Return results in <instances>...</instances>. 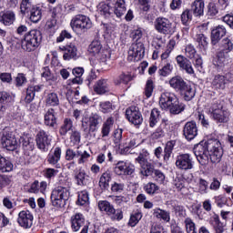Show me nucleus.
Returning <instances> with one entry per match:
<instances>
[{"label":"nucleus","mask_w":233,"mask_h":233,"mask_svg":"<svg viewBox=\"0 0 233 233\" xmlns=\"http://www.w3.org/2000/svg\"><path fill=\"white\" fill-rule=\"evenodd\" d=\"M169 86L175 92H179L184 101H192L193 97H196V89L181 76H175L169 79Z\"/></svg>","instance_id":"f257e3e1"},{"label":"nucleus","mask_w":233,"mask_h":233,"mask_svg":"<svg viewBox=\"0 0 233 233\" xmlns=\"http://www.w3.org/2000/svg\"><path fill=\"white\" fill-rule=\"evenodd\" d=\"M98 14L108 19V17H122L127 13V5L125 4V0H116L114 7L110 5V4L101 2L97 6Z\"/></svg>","instance_id":"f03ea898"},{"label":"nucleus","mask_w":233,"mask_h":233,"mask_svg":"<svg viewBox=\"0 0 233 233\" xmlns=\"http://www.w3.org/2000/svg\"><path fill=\"white\" fill-rule=\"evenodd\" d=\"M41 41H43L41 31L33 29L27 32L21 40L22 50H25V52H34L39 48Z\"/></svg>","instance_id":"7ed1b4c3"},{"label":"nucleus","mask_w":233,"mask_h":233,"mask_svg":"<svg viewBox=\"0 0 233 233\" xmlns=\"http://www.w3.org/2000/svg\"><path fill=\"white\" fill-rule=\"evenodd\" d=\"M209 116L218 124L228 123L230 120V110L223 106L221 103L215 102L208 109Z\"/></svg>","instance_id":"20e7f679"},{"label":"nucleus","mask_w":233,"mask_h":233,"mask_svg":"<svg viewBox=\"0 0 233 233\" xmlns=\"http://www.w3.org/2000/svg\"><path fill=\"white\" fill-rule=\"evenodd\" d=\"M213 141L214 140H210L208 142L202 141L195 145L193 148L194 155L196 156L199 165H202V167H207V165H208V155L210 148H212V147L216 145V142Z\"/></svg>","instance_id":"39448f33"},{"label":"nucleus","mask_w":233,"mask_h":233,"mask_svg":"<svg viewBox=\"0 0 233 233\" xmlns=\"http://www.w3.org/2000/svg\"><path fill=\"white\" fill-rule=\"evenodd\" d=\"M70 26L73 32H81L82 34H85V32H88V30L92 28V20L85 15H76L71 19Z\"/></svg>","instance_id":"423d86ee"},{"label":"nucleus","mask_w":233,"mask_h":233,"mask_svg":"<svg viewBox=\"0 0 233 233\" xmlns=\"http://www.w3.org/2000/svg\"><path fill=\"white\" fill-rule=\"evenodd\" d=\"M88 52L105 65H107L108 61H110V51H108V49H103V46L98 40H94L89 45Z\"/></svg>","instance_id":"0eeeda50"},{"label":"nucleus","mask_w":233,"mask_h":233,"mask_svg":"<svg viewBox=\"0 0 233 233\" xmlns=\"http://www.w3.org/2000/svg\"><path fill=\"white\" fill-rule=\"evenodd\" d=\"M154 27L158 34H164V35H168L174 32V25L172 22L167 17L158 16L155 19Z\"/></svg>","instance_id":"6e6552de"},{"label":"nucleus","mask_w":233,"mask_h":233,"mask_svg":"<svg viewBox=\"0 0 233 233\" xmlns=\"http://www.w3.org/2000/svg\"><path fill=\"white\" fill-rule=\"evenodd\" d=\"M175 165L177 170H184L185 172L187 170H192L194 168L192 155L185 153L177 156Z\"/></svg>","instance_id":"1a4fd4ad"},{"label":"nucleus","mask_w":233,"mask_h":233,"mask_svg":"<svg viewBox=\"0 0 233 233\" xmlns=\"http://www.w3.org/2000/svg\"><path fill=\"white\" fill-rule=\"evenodd\" d=\"M36 147L41 152H48L52 146V137L45 130H40L35 136Z\"/></svg>","instance_id":"9d476101"},{"label":"nucleus","mask_w":233,"mask_h":233,"mask_svg":"<svg viewBox=\"0 0 233 233\" xmlns=\"http://www.w3.org/2000/svg\"><path fill=\"white\" fill-rule=\"evenodd\" d=\"M142 57H145V45L143 42L133 43L128 50L129 61H141Z\"/></svg>","instance_id":"9b49d317"},{"label":"nucleus","mask_w":233,"mask_h":233,"mask_svg":"<svg viewBox=\"0 0 233 233\" xmlns=\"http://www.w3.org/2000/svg\"><path fill=\"white\" fill-rule=\"evenodd\" d=\"M75 157H78L77 163L78 165H85L88 159H90V154L87 151H81L74 149H66V161H74Z\"/></svg>","instance_id":"f8f14e48"},{"label":"nucleus","mask_w":233,"mask_h":233,"mask_svg":"<svg viewBox=\"0 0 233 233\" xmlns=\"http://www.w3.org/2000/svg\"><path fill=\"white\" fill-rule=\"evenodd\" d=\"M71 223V230L73 232H79L81 228H85V227H88L86 224V219L85 218V215L83 213H76L70 218Z\"/></svg>","instance_id":"ddd939ff"},{"label":"nucleus","mask_w":233,"mask_h":233,"mask_svg":"<svg viewBox=\"0 0 233 233\" xmlns=\"http://www.w3.org/2000/svg\"><path fill=\"white\" fill-rule=\"evenodd\" d=\"M127 118L133 125H141L143 123V116L139 112V107L131 106L126 110Z\"/></svg>","instance_id":"4468645a"},{"label":"nucleus","mask_w":233,"mask_h":233,"mask_svg":"<svg viewBox=\"0 0 233 233\" xmlns=\"http://www.w3.org/2000/svg\"><path fill=\"white\" fill-rule=\"evenodd\" d=\"M177 95L174 92L165 91L160 95L159 106L162 110H167L177 99Z\"/></svg>","instance_id":"2eb2a0df"},{"label":"nucleus","mask_w":233,"mask_h":233,"mask_svg":"<svg viewBox=\"0 0 233 233\" xmlns=\"http://www.w3.org/2000/svg\"><path fill=\"white\" fill-rule=\"evenodd\" d=\"M2 146L6 150H15L17 148V139L12 131H5L2 137Z\"/></svg>","instance_id":"dca6fc26"},{"label":"nucleus","mask_w":233,"mask_h":233,"mask_svg":"<svg viewBox=\"0 0 233 233\" xmlns=\"http://www.w3.org/2000/svg\"><path fill=\"white\" fill-rule=\"evenodd\" d=\"M17 223L23 228H32L34 215L29 210H22L18 214Z\"/></svg>","instance_id":"f3484780"},{"label":"nucleus","mask_w":233,"mask_h":233,"mask_svg":"<svg viewBox=\"0 0 233 233\" xmlns=\"http://www.w3.org/2000/svg\"><path fill=\"white\" fill-rule=\"evenodd\" d=\"M183 136L187 141H192L198 137V124L194 121L187 122L183 127Z\"/></svg>","instance_id":"a211bd4d"},{"label":"nucleus","mask_w":233,"mask_h":233,"mask_svg":"<svg viewBox=\"0 0 233 233\" xmlns=\"http://www.w3.org/2000/svg\"><path fill=\"white\" fill-rule=\"evenodd\" d=\"M68 198L67 195L55 188L51 193V203L53 207L61 208V207H65V203L68 201Z\"/></svg>","instance_id":"6ab92c4d"},{"label":"nucleus","mask_w":233,"mask_h":233,"mask_svg":"<svg viewBox=\"0 0 233 233\" xmlns=\"http://www.w3.org/2000/svg\"><path fill=\"white\" fill-rule=\"evenodd\" d=\"M214 147L209 148V159L211 163H219L221 157H223V148H221V143L218 140H213Z\"/></svg>","instance_id":"aec40b11"},{"label":"nucleus","mask_w":233,"mask_h":233,"mask_svg":"<svg viewBox=\"0 0 233 233\" xmlns=\"http://www.w3.org/2000/svg\"><path fill=\"white\" fill-rule=\"evenodd\" d=\"M227 35V28L224 25H218L211 30V45L216 46L218 43Z\"/></svg>","instance_id":"412c9836"},{"label":"nucleus","mask_w":233,"mask_h":233,"mask_svg":"<svg viewBox=\"0 0 233 233\" xmlns=\"http://www.w3.org/2000/svg\"><path fill=\"white\" fill-rule=\"evenodd\" d=\"M44 124L50 128L57 127V113L54 108H49L44 116Z\"/></svg>","instance_id":"4be33fe9"},{"label":"nucleus","mask_w":233,"mask_h":233,"mask_svg":"<svg viewBox=\"0 0 233 233\" xmlns=\"http://www.w3.org/2000/svg\"><path fill=\"white\" fill-rule=\"evenodd\" d=\"M59 48L64 52L63 58L65 61H70V59L77 57V47L76 45L69 44Z\"/></svg>","instance_id":"5701e85b"},{"label":"nucleus","mask_w":233,"mask_h":233,"mask_svg":"<svg viewBox=\"0 0 233 233\" xmlns=\"http://www.w3.org/2000/svg\"><path fill=\"white\" fill-rule=\"evenodd\" d=\"M211 87L214 90H225L227 87V77L223 75H214L211 79Z\"/></svg>","instance_id":"b1692460"},{"label":"nucleus","mask_w":233,"mask_h":233,"mask_svg":"<svg viewBox=\"0 0 233 233\" xmlns=\"http://www.w3.org/2000/svg\"><path fill=\"white\" fill-rule=\"evenodd\" d=\"M94 92L98 94V96H103V94H106V92H110V87L108 85V80L105 78H101L94 86Z\"/></svg>","instance_id":"393cba45"},{"label":"nucleus","mask_w":233,"mask_h":233,"mask_svg":"<svg viewBox=\"0 0 233 233\" xmlns=\"http://www.w3.org/2000/svg\"><path fill=\"white\" fill-rule=\"evenodd\" d=\"M10 103H12V95L6 91H0V114L6 112Z\"/></svg>","instance_id":"a878e982"},{"label":"nucleus","mask_w":233,"mask_h":233,"mask_svg":"<svg viewBox=\"0 0 233 233\" xmlns=\"http://www.w3.org/2000/svg\"><path fill=\"white\" fill-rule=\"evenodd\" d=\"M74 178L78 187H86L90 183V176L86 175L85 170H78L75 174Z\"/></svg>","instance_id":"bb28decb"},{"label":"nucleus","mask_w":233,"mask_h":233,"mask_svg":"<svg viewBox=\"0 0 233 233\" xmlns=\"http://www.w3.org/2000/svg\"><path fill=\"white\" fill-rule=\"evenodd\" d=\"M143 139L140 135L133 134L126 139L125 148H137L139 145H142Z\"/></svg>","instance_id":"cd10ccee"},{"label":"nucleus","mask_w":233,"mask_h":233,"mask_svg":"<svg viewBox=\"0 0 233 233\" xmlns=\"http://www.w3.org/2000/svg\"><path fill=\"white\" fill-rule=\"evenodd\" d=\"M15 21V13L14 11H6L0 13V23L5 25V26H10V25H14Z\"/></svg>","instance_id":"c85d7f7f"},{"label":"nucleus","mask_w":233,"mask_h":233,"mask_svg":"<svg viewBox=\"0 0 233 233\" xmlns=\"http://www.w3.org/2000/svg\"><path fill=\"white\" fill-rule=\"evenodd\" d=\"M191 10L196 17H201L205 14V0H195L191 5Z\"/></svg>","instance_id":"c756f323"},{"label":"nucleus","mask_w":233,"mask_h":233,"mask_svg":"<svg viewBox=\"0 0 233 233\" xmlns=\"http://www.w3.org/2000/svg\"><path fill=\"white\" fill-rule=\"evenodd\" d=\"M187 106L183 102H179V98H177L173 104L168 106L166 110H168L173 116H177L182 112H185Z\"/></svg>","instance_id":"7c9ffc66"},{"label":"nucleus","mask_w":233,"mask_h":233,"mask_svg":"<svg viewBox=\"0 0 233 233\" xmlns=\"http://www.w3.org/2000/svg\"><path fill=\"white\" fill-rule=\"evenodd\" d=\"M111 181L112 173L109 170H107L101 175L98 185L102 190H108V188H110Z\"/></svg>","instance_id":"2f4dec72"},{"label":"nucleus","mask_w":233,"mask_h":233,"mask_svg":"<svg viewBox=\"0 0 233 233\" xmlns=\"http://www.w3.org/2000/svg\"><path fill=\"white\" fill-rule=\"evenodd\" d=\"M209 224L213 226L216 233H224L225 226L219 220V215L214 213L209 218Z\"/></svg>","instance_id":"473e14b6"},{"label":"nucleus","mask_w":233,"mask_h":233,"mask_svg":"<svg viewBox=\"0 0 233 233\" xmlns=\"http://www.w3.org/2000/svg\"><path fill=\"white\" fill-rule=\"evenodd\" d=\"M160 68L158 69V76L161 77H168L174 70V66L172 62H162L159 65Z\"/></svg>","instance_id":"72a5a7b5"},{"label":"nucleus","mask_w":233,"mask_h":233,"mask_svg":"<svg viewBox=\"0 0 233 233\" xmlns=\"http://www.w3.org/2000/svg\"><path fill=\"white\" fill-rule=\"evenodd\" d=\"M103 122V117L97 113L91 114L89 116V132H96L97 127Z\"/></svg>","instance_id":"f704fd0d"},{"label":"nucleus","mask_w":233,"mask_h":233,"mask_svg":"<svg viewBox=\"0 0 233 233\" xmlns=\"http://www.w3.org/2000/svg\"><path fill=\"white\" fill-rule=\"evenodd\" d=\"M153 216L159 219V221H164L165 223H170V211L156 208L153 209Z\"/></svg>","instance_id":"c9c22d12"},{"label":"nucleus","mask_w":233,"mask_h":233,"mask_svg":"<svg viewBox=\"0 0 233 233\" xmlns=\"http://www.w3.org/2000/svg\"><path fill=\"white\" fill-rule=\"evenodd\" d=\"M29 19L32 21V23H39L41 21V18L43 17V10L41 7L35 5L33 6L29 11Z\"/></svg>","instance_id":"e433bc0d"},{"label":"nucleus","mask_w":233,"mask_h":233,"mask_svg":"<svg viewBox=\"0 0 233 233\" xmlns=\"http://www.w3.org/2000/svg\"><path fill=\"white\" fill-rule=\"evenodd\" d=\"M140 174L144 177H148L149 176H154V170H156V167H154V164L151 162H146L144 164H140Z\"/></svg>","instance_id":"4c0bfd02"},{"label":"nucleus","mask_w":233,"mask_h":233,"mask_svg":"<svg viewBox=\"0 0 233 233\" xmlns=\"http://www.w3.org/2000/svg\"><path fill=\"white\" fill-rule=\"evenodd\" d=\"M133 79L134 76L130 75V73L123 72L114 79V85H116V86H119V85H121L122 83L123 85H128V83H130V81H133Z\"/></svg>","instance_id":"58836bf2"},{"label":"nucleus","mask_w":233,"mask_h":233,"mask_svg":"<svg viewBox=\"0 0 233 233\" xmlns=\"http://www.w3.org/2000/svg\"><path fill=\"white\" fill-rule=\"evenodd\" d=\"M196 41L198 43V48L200 52H207L208 48V37L204 34H198L196 36Z\"/></svg>","instance_id":"ea45409f"},{"label":"nucleus","mask_w":233,"mask_h":233,"mask_svg":"<svg viewBox=\"0 0 233 233\" xmlns=\"http://www.w3.org/2000/svg\"><path fill=\"white\" fill-rule=\"evenodd\" d=\"M61 161V147H55L53 153L47 155V163L49 165H57Z\"/></svg>","instance_id":"a19ab883"},{"label":"nucleus","mask_w":233,"mask_h":233,"mask_svg":"<svg viewBox=\"0 0 233 233\" xmlns=\"http://www.w3.org/2000/svg\"><path fill=\"white\" fill-rule=\"evenodd\" d=\"M14 170V164L10 159L3 157V155H0V172L6 173V172H12Z\"/></svg>","instance_id":"79ce46f5"},{"label":"nucleus","mask_w":233,"mask_h":233,"mask_svg":"<svg viewBox=\"0 0 233 233\" xmlns=\"http://www.w3.org/2000/svg\"><path fill=\"white\" fill-rule=\"evenodd\" d=\"M35 92H41V86H30L26 89V95L25 97V102L29 104L34 101V97H35Z\"/></svg>","instance_id":"37998d69"},{"label":"nucleus","mask_w":233,"mask_h":233,"mask_svg":"<svg viewBox=\"0 0 233 233\" xmlns=\"http://www.w3.org/2000/svg\"><path fill=\"white\" fill-rule=\"evenodd\" d=\"M113 127H114V118L112 116H109L102 125V128H101L102 137H108V136L110 135V130H112Z\"/></svg>","instance_id":"c03bdc74"},{"label":"nucleus","mask_w":233,"mask_h":233,"mask_svg":"<svg viewBox=\"0 0 233 233\" xmlns=\"http://www.w3.org/2000/svg\"><path fill=\"white\" fill-rule=\"evenodd\" d=\"M143 218V212H141L140 209H136L133 211L130 215L129 220H128V227H136L139 221Z\"/></svg>","instance_id":"a18cd8bd"},{"label":"nucleus","mask_w":233,"mask_h":233,"mask_svg":"<svg viewBox=\"0 0 233 233\" xmlns=\"http://www.w3.org/2000/svg\"><path fill=\"white\" fill-rule=\"evenodd\" d=\"M228 51H225L223 49H220L218 53H217V60L215 61V65L217 66H225V62L228 61Z\"/></svg>","instance_id":"49530a36"},{"label":"nucleus","mask_w":233,"mask_h":233,"mask_svg":"<svg viewBox=\"0 0 233 233\" xmlns=\"http://www.w3.org/2000/svg\"><path fill=\"white\" fill-rule=\"evenodd\" d=\"M74 128V122L71 118H65L62 126L59 128L60 136H66L70 130Z\"/></svg>","instance_id":"de8ad7c7"},{"label":"nucleus","mask_w":233,"mask_h":233,"mask_svg":"<svg viewBox=\"0 0 233 233\" xmlns=\"http://www.w3.org/2000/svg\"><path fill=\"white\" fill-rule=\"evenodd\" d=\"M72 187V183L68 182L66 179H63L59 181L58 187L55 189L62 192L66 196L70 198V188Z\"/></svg>","instance_id":"09e8293b"},{"label":"nucleus","mask_w":233,"mask_h":233,"mask_svg":"<svg viewBox=\"0 0 233 233\" xmlns=\"http://www.w3.org/2000/svg\"><path fill=\"white\" fill-rule=\"evenodd\" d=\"M99 111L102 112V114H110L116 110V106L112 105V102L110 101H102L98 105Z\"/></svg>","instance_id":"8fccbe9b"},{"label":"nucleus","mask_w":233,"mask_h":233,"mask_svg":"<svg viewBox=\"0 0 233 233\" xmlns=\"http://www.w3.org/2000/svg\"><path fill=\"white\" fill-rule=\"evenodd\" d=\"M150 159V153L147 149H142L138 153V157L135 158V163H138V165H143L145 163H149L148 161Z\"/></svg>","instance_id":"3c124183"},{"label":"nucleus","mask_w":233,"mask_h":233,"mask_svg":"<svg viewBox=\"0 0 233 233\" xmlns=\"http://www.w3.org/2000/svg\"><path fill=\"white\" fill-rule=\"evenodd\" d=\"M174 147H176V140H170L167 142L164 148V161H168V159H170V156H172Z\"/></svg>","instance_id":"603ef678"},{"label":"nucleus","mask_w":233,"mask_h":233,"mask_svg":"<svg viewBox=\"0 0 233 233\" xmlns=\"http://www.w3.org/2000/svg\"><path fill=\"white\" fill-rule=\"evenodd\" d=\"M98 208L100 212H104L106 216H108L111 210L114 208V205H112L108 200H100L98 201Z\"/></svg>","instance_id":"864d4df0"},{"label":"nucleus","mask_w":233,"mask_h":233,"mask_svg":"<svg viewBox=\"0 0 233 233\" xmlns=\"http://www.w3.org/2000/svg\"><path fill=\"white\" fill-rule=\"evenodd\" d=\"M184 227L187 233H198V230L196 228V222H194V220L190 217H187L184 219Z\"/></svg>","instance_id":"5fc2aeb1"},{"label":"nucleus","mask_w":233,"mask_h":233,"mask_svg":"<svg viewBox=\"0 0 233 233\" xmlns=\"http://www.w3.org/2000/svg\"><path fill=\"white\" fill-rule=\"evenodd\" d=\"M107 218H109L111 221H121L123 219V210L113 208L111 212L107 215Z\"/></svg>","instance_id":"6e6d98bb"},{"label":"nucleus","mask_w":233,"mask_h":233,"mask_svg":"<svg viewBox=\"0 0 233 233\" xmlns=\"http://www.w3.org/2000/svg\"><path fill=\"white\" fill-rule=\"evenodd\" d=\"M220 48L224 52H232L233 50V40L230 37H225L220 42Z\"/></svg>","instance_id":"4d7b16f0"},{"label":"nucleus","mask_w":233,"mask_h":233,"mask_svg":"<svg viewBox=\"0 0 233 233\" xmlns=\"http://www.w3.org/2000/svg\"><path fill=\"white\" fill-rule=\"evenodd\" d=\"M47 106H57L59 105V96L56 93H49L46 98Z\"/></svg>","instance_id":"13d9d810"},{"label":"nucleus","mask_w":233,"mask_h":233,"mask_svg":"<svg viewBox=\"0 0 233 233\" xmlns=\"http://www.w3.org/2000/svg\"><path fill=\"white\" fill-rule=\"evenodd\" d=\"M159 122V110L157 108H153L149 116V127L154 128Z\"/></svg>","instance_id":"bf43d9fd"},{"label":"nucleus","mask_w":233,"mask_h":233,"mask_svg":"<svg viewBox=\"0 0 233 233\" xmlns=\"http://www.w3.org/2000/svg\"><path fill=\"white\" fill-rule=\"evenodd\" d=\"M220 9L218 4L215 2H209L208 5V17H216L219 14Z\"/></svg>","instance_id":"052dcab7"},{"label":"nucleus","mask_w":233,"mask_h":233,"mask_svg":"<svg viewBox=\"0 0 233 233\" xmlns=\"http://www.w3.org/2000/svg\"><path fill=\"white\" fill-rule=\"evenodd\" d=\"M180 19L184 26H188V25L192 21V10L190 9L184 10L181 14Z\"/></svg>","instance_id":"680f3d73"},{"label":"nucleus","mask_w":233,"mask_h":233,"mask_svg":"<svg viewBox=\"0 0 233 233\" xmlns=\"http://www.w3.org/2000/svg\"><path fill=\"white\" fill-rule=\"evenodd\" d=\"M154 81H152V79L147 80L144 88V96L147 99L152 97V94H154Z\"/></svg>","instance_id":"e2e57ef3"},{"label":"nucleus","mask_w":233,"mask_h":233,"mask_svg":"<svg viewBox=\"0 0 233 233\" xmlns=\"http://www.w3.org/2000/svg\"><path fill=\"white\" fill-rule=\"evenodd\" d=\"M215 204L218 208H223V207L228 206V198L224 195H218L217 197H214Z\"/></svg>","instance_id":"0e129e2a"},{"label":"nucleus","mask_w":233,"mask_h":233,"mask_svg":"<svg viewBox=\"0 0 233 233\" xmlns=\"http://www.w3.org/2000/svg\"><path fill=\"white\" fill-rule=\"evenodd\" d=\"M22 147L26 156H30V152H34V142L30 141L28 138L23 140Z\"/></svg>","instance_id":"69168bd1"},{"label":"nucleus","mask_w":233,"mask_h":233,"mask_svg":"<svg viewBox=\"0 0 233 233\" xmlns=\"http://www.w3.org/2000/svg\"><path fill=\"white\" fill-rule=\"evenodd\" d=\"M81 143V133L77 130L72 131L70 136L71 147H76Z\"/></svg>","instance_id":"338daca9"},{"label":"nucleus","mask_w":233,"mask_h":233,"mask_svg":"<svg viewBox=\"0 0 233 233\" xmlns=\"http://www.w3.org/2000/svg\"><path fill=\"white\" fill-rule=\"evenodd\" d=\"M88 201H89L88 191L84 190L78 193L77 205H80L81 207H83L84 205H86Z\"/></svg>","instance_id":"774afa93"}]
</instances>
